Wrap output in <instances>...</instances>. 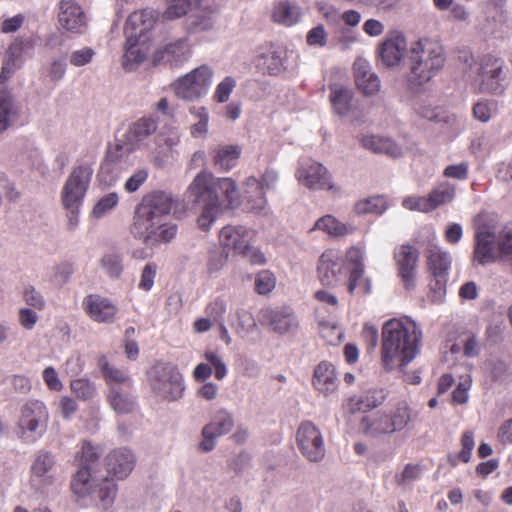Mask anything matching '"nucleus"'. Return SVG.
<instances>
[{
    "label": "nucleus",
    "instance_id": "052dcab7",
    "mask_svg": "<svg viewBox=\"0 0 512 512\" xmlns=\"http://www.w3.org/2000/svg\"><path fill=\"white\" fill-rule=\"evenodd\" d=\"M402 206L410 211L422 213L432 212L427 196H408L402 201Z\"/></svg>",
    "mask_w": 512,
    "mask_h": 512
},
{
    "label": "nucleus",
    "instance_id": "ea45409f",
    "mask_svg": "<svg viewBox=\"0 0 512 512\" xmlns=\"http://www.w3.org/2000/svg\"><path fill=\"white\" fill-rule=\"evenodd\" d=\"M241 152L239 145H219L212 150L214 165L228 171L236 166Z\"/></svg>",
    "mask_w": 512,
    "mask_h": 512
},
{
    "label": "nucleus",
    "instance_id": "8fccbe9b",
    "mask_svg": "<svg viewBox=\"0 0 512 512\" xmlns=\"http://www.w3.org/2000/svg\"><path fill=\"white\" fill-rule=\"evenodd\" d=\"M101 448L99 445H93L89 441H84L81 447V451L77 453L76 460L78 465H84L91 467L100 459Z\"/></svg>",
    "mask_w": 512,
    "mask_h": 512
},
{
    "label": "nucleus",
    "instance_id": "f8f14e48",
    "mask_svg": "<svg viewBox=\"0 0 512 512\" xmlns=\"http://www.w3.org/2000/svg\"><path fill=\"white\" fill-rule=\"evenodd\" d=\"M427 267L432 277L430 290L432 300L440 302L446 294V284L452 265V256L449 251L437 244H431L426 251Z\"/></svg>",
    "mask_w": 512,
    "mask_h": 512
},
{
    "label": "nucleus",
    "instance_id": "5fc2aeb1",
    "mask_svg": "<svg viewBox=\"0 0 512 512\" xmlns=\"http://www.w3.org/2000/svg\"><path fill=\"white\" fill-rule=\"evenodd\" d=\"M22 297L29 308L41 311L46 306L43 295L33 285H26L24 287Z\"/></svg>",
    "mask_w": 512,
    "mask_h": 512
},
{
    "label": "nucleus",
    "instance_id": "e2e57ef3",
    "mask_svg": "<svg viewBox=\"0 0 512 512\" xmlns=\"http://www.w3.org/2000/svg\"><path fill=\"white\" fill-rule=\"evenodd\" d=\"M227 310V304L222 298H216L206 308V313L210 319L215 323L220 324L224 322V314Z\"/></svg>",
    "mask_w": 512,
    "mask_h": 512
},
{
    "label": "nucleus",
    "instance_id": "58836bf2",
    "mask_svg": "<svg viewBox=\"0 0 512 512\" xmlns=\"http://www.w3.org/2000/svg\"><path fill=\"white\" fill-rule=\"evenodd\" d=\"M363 148L374 153H385L397 157L401 153L400 147L390 138L377 135H363L360 138Z\"/></svg>",
    "mask_w": 512,
    "mask_h": 512
},
{
    "label": "nucleus",
    "instance_id": "c85d7f7f",
    "mask_svg": "<svg viewBox=\"0 0 512 512\" xmlns=\"http://www.w3.org/2000/svg\"><path fill=\"white\" fill-rule=\"evenodd\" d=\"M150 48V41L135 37V33L126 35L122 67L129 72L134 71L145 61Z\"/></svg>",
    "mask_w": 512,
    "mask_h": 512
},
{
    "label": "nucleus",
    "instance_id": "b1692460",
    "mask_svg": "<svg viewBox=\"0 0 512 512\" xmlns=\"http://www.w3.org/2000/svg\"><path fill=\"white\" fill-rule=\"evenodd\" d=\"M159 12L145 8L131 13L125 23V35L135 33V37L151 41V31L159 20Z\"/></svg>",
    "mask_w": 512,
    "mask_h": 512
},
{
    "label": "nucleus",
    "instance_id": "393cba45",
    "mask_svg": "<svg viewBox=\"0 0 512 512\" xmlns=\"http://www.w3.org/2000/svg\"><path fill=\"white\" fill-rule=\"evenodd\" d=\"M82 306L86 314L98 323H113L118 312L117 306L111 300L96 294L87 295Z\"/></svg>",
    "mask_w": 512,
    "mask_h": 512
},
{
    "label": "nucleus",
    "instance_id": "423d86ee",
    "mask_svg": "<svg viewBox=\"0 0 512 512\" xmlns=\"http://www.w3.org/2000/svg\"><path fill=\"white\" fill-rule=\"evenodd\" d=\"M49 411L45 403L37 399L25 401L19 409L16 424L17 438L25 444H34L46 433Z\"/></svg>",
    "mask_w": 512,
    "mask_h": 512
},
{
    "label": "nucleus",
    "instance_id": "72a5a7b5",
    "mask_svg": "<svg viewBox=\"0 0 512 512\" xmlns=\"http://www.w3.org/2000/svg\"><path fill=\"white\" fill-rule=\"evenodd\" d=\"M329 90L334 113L341 117L347 116L353 109V90L341 84H331Z\"/></svg>",
    "mask_w": 512,
    "mask_h": 512
},
{
    "label": "nucleus",
    "instance_id": "09e8293b",
    "mask_svg": "<svg viewBox=\"0 0 512 512\" xmlns=\"http://www.w3.org/2000/svg\"><path fill=\"white\" fill-rule=\"evenodd\" d=\"M73 393L82 400H91L97 395L96 385L87 378L74 379L70 383Z\"/></svg>",
    "mask_w": 512,
    "mask_h": 512
},
{
    "label": "nucleus",
    "instance_id": "79ce46f5",
    "mask_svg": "<svg viewBox=\"0 0 512 512\" xmlns=\"http://www.w3.org/2000/svg\"><path fill=\"white\" fill-rule=\"evenodd\" d=\"M17 115L13 96L6 90L0 91V134L13 125Z\"/></svg>",
    "mask_w": 512,
    "mask_h": 512
},
{
    "label": "nucleus",
    "instance_id": "4c0bfd02",
    "mask_svg": "<svg viewBox=\"0 0 512 512\" xmlns=\"http://www.w3.org/2000/svg\"><path fill=\"white\" fill-rule=\"evenodd\" d=\"M456 191V185L449 181L437 183L427 195L431 211L452 203L456 198Z\"/></svg>",
    "mask_w": 512,
    "mask_h": 512
},
{
    "label": "nucleus",
    "instance_id": "c9c22d12",
    "mask_svg": "<svg viewBox=\"0 0 512 512\" xmlns=\"http://www.w3.org/2000/svg\"><path fill=\"white\" fill-rule=\"evenodd\" d=\"M302 17L301 8L287 0L276 2L272 11L274 22L290 27L300 22Z\"/></svg>",
    "mask_w": 512,
    "mask_h": 512
},
{
    "label": "nucleus",
    "instance_id": "4d7b16f0",
    "mask_svg": "<svg viewBox=\"0 0 512 512\" xmlns=\"http://www.w3.org/2000/svg\"><path fill=\"white\" fill-rule=\"evenodd\" d=\"M236 87V80L232 76H226L217 86L213 94V99L218 103H225Z\"/></svg>",
    "mask_w": 512,
    "mask_h": 512
},
{
    "label": "nucleus",
    "instance_id": "3c124183",
    "mask_svg": "<svg viewBox=\"0 0 512 512\" xmlns=\"http://www.w3.org/2000/svg\"><path fill=\"white\" fill-rule=\"evenodd\" d=\"M191 114H194L198 121L191 125L190 133L193 137H204L208 133L209 114L205 107H193L190 109Z\"/></svg>",
    "mask_w": 512,
    "mask_h": 512
},
{
    "label": "nucleus",
    "instance_id": "a211bd4d",
    "mask_svg": "<svg viewBox=\"0 0 512 512\" xmlns=\"http://www.w3.org/2000/svg\"><path fill=\"white\" fill-rule=\"evenodd\" d=\"M346 262L349 269L348 292L353 295H367L371 293L372 284L368 277L364 276V252L358 247H351L346 253Z\"/></svg>",
    "mask_w": 512,
    "mask_h": 512
},
{
    "label": "nucleus",
    "instance_id": "a878e982",
    "mask_svg": "<svg viewBox=\"0 0 512 512\" xmlns=\"http://www.w3.org/2000/svg\"><path fill=\"white\" fill-rule=\"evenodd\" d=\"M58 20L65 30L72 33H83L87 26L86 15L75 0L60 1Z\"/></svg>",
    "mask_w": 512,
    "mask_h": 512
},
{
    "label": "nucleus",
    "instance_id": "c03bdc74",
    "mask_svg": "<svg viewBox=\"0 0 512 512\" xmlns=\"http://www.w3.org/2000/svg\"><path fill=\"white\" fill-rule=\"evenodd\" d=\"M202 0H167V8L163 18L174 20L186 16L192 9L197 8Z\"/></svg>",
    "mask_w": 512,
    "mask_h": 512
},
{
    "label": "nucleus",
    "instance_id": "f03ea898",
    "mask_svg": "<svg viewBox=\"0 0 512 512\" xmlns=\"http://www.w3.org/2000/svg\"><path fill=\"white\" fill-rule=\"evenodd\" d=\"M422 330L411 318L391 319L382 327V363L386 370L403 369L419 353Z\"/></svg>",
    "mask_w": 512,
    "mask_h": 512
},
{
    "label": "nucleus",
    "instance_id": "13d9d810",
    "mask_svg": "<svg viewBox=\"0 0 512 512\" xmlns=\"http://www.w3.org/2000/svg\"><path fill=\"white\" fill-rule=\"evenodd\" d=\"M239 238H241L240 226H225L219 234L220 243L224 251L226 249L233 250Z\"/></svg>",
    "mask_w": 512,
    "mask_h": 512
},
{
    "label": "nucleus",
    "instance_id": "dca6fc26",
    "mask_svg": "<svg viewBox=\"0 0 512 512\" xmlns=\"http://www.w3.org/2000/svg\"><path fill=\"white\" fill-rule=\"evenodd\" d=\"M299 183L310 190L339 191L331 182L327 168L311 158H301L295 174Z\"/></svg>",
    "mask_w": 512,
    "mask_h": 512
},
{
    "label": "nucleus",
    "instance_id": "6e6552de",
    "mask_svg": "<svg viewBox=\"0 0 512 512\" xmlns=\"http://www.w3.org/2000/svg\"><path fill=\"white\" fill-rule=\"evenodd\" d=\"M148 380L152 390L164 400L175 401L183 395V377L170 362H156L148 371Z\"/></svg>",
    "mask_w": 512,
    "mask_h": 512
},
{
    "label": "nucleus",
    "instance_id": "0eeeda50",
    "mask_svg": "<svg viewBox=\"0 0 512 512\" xmlns=\"http://www.w3.org/2000/svg\"><path fill=\"white\" fill-rule=\"evenodd\" d=\"M157 127L158 123L152 117H141L132 122L123 136L116 140L114 147L109 149L108 159L118 162L136 150L147 148L150 151L152 148L148 140L155 135Z\"/></svg>",
    "mask_w": 512,
    "mask_h": 512
},
{
    "label": "nucleus",
    "instance_id": "7c9ffc66",
    "mask_svg": "<svg viewBox=\"0 0 512 512\" xmlns=\"http://www.w3.org/2000/svg\"><path fill=\"white\" fill-rule=\"evenodd\" d=\"M118 491L119 486L116 481L110 476H104L94 483L89 496L95 501L98 509L108 511L113 507Z\"/></svg>",
    "mask_w": 512,
    "mask_h": 512
},
{
    "label": "nucleus",
    "instance_id": "37998d69",
    "mask_svg": "<svg viewBox=\"0 0 512 512\" xmlns=\"http://www.w3.org/2000/svg\"><path fill=\"white\" fill-rule=\"evenodd\" d=\"M257 67L270 75L279 74L283 67L281 53L273 47L267 48L259 55Z\"/></svg>",
    "mask_w": 512,
    "mask_h": 512
},
{
    "label": "nucleus",
    "instance_id": "680f3d73",
    "mask_svg": "<svg viewBox=\"0 0 512 512\" xmlns=\"http://www.w3.org/2000/svg\"><path fill=\"white\" fill-rule=\"evenodd\" d=\"M74 273V267L69 262H62L54 267L52 281L57 286L65 285Z\"/></svg>",
    "mask_w": 512,
    "mask_h": 512
},
{
    "label": "nucleus",
    "instance_id": "20e7f679",
    "mask_svg": "<svg viewBox=\"0 0 512 512\" xmlns=\"http://www.w3.org/2000/svg\"><path fill=\"white\" fill-rule=\"evenodd\" d=\"M416 416L408 403L401 401L389 412L380 410L364 416L359 427L367 437L380 438L403 431Z\"/></svg>",
    "mask_w": 512,
    "mask_h": 512
},
{
    "label": "nucleus",
    "instance_id": "6ab92c4d",
    "mask_svg": "<svg viewBox=\"0 0 512 512\" xmlns=\"http://www.w3.org/2000/svg\"><path fill=\"white\" fill-rule=\"evenodd\" d=\"M233 415L226 409L218 410L212 417L210 423L202 429V441L199 449L203 452H210L216 446V439L230 433L234 428Z\"/></svg>",
    "mask_w": 512,
    "mask_h": 512
},
{
    "label": "nucleus",
    "instance_id": "1a4fd4ad",
    "mask_svg": "<svg viewBox=\"0 0 512 512\" xmlns=\"http://www.w3.org/2000/svg\"><path fill=\"white\" fill-rule=\"evenodd\" d=\"M476 82H479V90L483 93L494 95L502 94L507 86V71L505 61L492 54H486L476 61Z\"/></svg>",
    "mask_w": 512,
    "mask_h": 512
},
{
    "label": "nucleus",
    "instance_id": "338daca9",
    "mask_svg": "<svg viewBox=\"0 0 512 512\" xmlns=\"http://www.w3.org/2000/svg\"><path fill=\"white\" fill-rule=\"evenodd\" d=\"M443 176L446 178L456 180H466L469 176V164L468 162H461L458 164L448 165L443 170Z\"/></svg>",
    "mask_w": 512,
    "mask_h": 512
},
{
    "label": "nucleus",
    "instance_id": "412c9836",
    "mask_svg": "<svg viewBox=\"0 0 512 512\" xmlns=\"http://www.w3.org/2000/svg\"><path fill=\"white\" fill-rule=\"evenodd\" d=\"M134 452L126 447H119L111 450L104 458V467L107 476L114 480H125L129 477L136 466Z\"/></svg>",
    "mask_w": 512,
    "mask_h": 512
},
{
    "label": "nucleus",
    "instance_id": "f3484780",
    "mask_svg": "<svg viewBox=\"0 0 512 512\" xmlns=\"http://www.w3.org/2000/svg\"><path fill=\"white\" fill-rule=\"evenodd\" d=\"M298 447L303 456L311 462H319L325 456L324 439L320 429L312 422H303L296 436Z\"/></svg>",
    "mask_w": 512,
    "mask_h": 512
},
{
    "label": "nucleus",
    "instance_id": "69168bd1",
    "mask_svg": "<svg viewBox=\"0 0 512 512\" xmlns=\"http://www.w3.org/2000/svg\"><path fill=\"white\" fill-rule=\"evenodd\" d=\"M157 272V265L153 262L147 263L141 273L139 289L143 291H150L154 285V279Z\"/></svg>",
    "mask_w": 512,
    "mask_h": 512
},
{
    "label": "nucleus",
    "instance_id": "9b49d317",
    "mask_svg": "<svg viewBox=\"0 0 512 512\" xmlns=\"http://www.w3.org/2000/svg\"><path fill=\"white\" fill-rule=\"evenodd\" d=\"M213 76L214 71L210 66L201 65L177 78L171 87L179 99L194 102L208 94Z\"/></svg>",
    "mask_w": 512,
    "mask_h": 512
},
{
    "label": "nucleus",
    "instance_id": "cd10ccee",
    "mask_svg": "<svg viewBox=\"0 0 512 512\" xmlns=\"http://www.w3.org/2000/svg\"><path fill=\"white\" fill-rule=\"evenodd\" d=\"M340 381L334 365L328 361H321L313 371L312 385L324 397L337 393Z\"/></svg>",
    "mask_w": 512,
    "mask_h": 512
},
{
    "label": "nucleus",
    "instance_id": "a18cd8bd",
    "mask_svg": "<svg viewBox=\"0 0 512 512\" xmlns=\"http://www.w3.org/2000/svg\"><path fill=\"white\" fill-rule=\"evenodd\" d=\"M99 266L111 279H118L123 270V257L116 252H107L99 260Z\"/></svg>",
    "mask_w": 512,
    "mask_h": 512
},
{
    "label": "nucleus",
    "instance_id": "bf43d9fd",
    "mask_svg": "<svg viewBox=\"0 0 512 512\" xmlns=\"http://www.w3.org/2000/svg\"><path fill=\"white\" fill-rule=\"evenodd\" d=\"M95 55L96 52L93 48L85 46L72 51L69 56V62L72 66L82 67L89 64Z\"/></svg>",
    "mask_w": 512,
    "mask_h": 512
},
{
    "label": "nucleus",
    "instance_id": "4be33fe9",
    "mask_svg": "<svg viewBox=\"0 0 512 512\" xmlns=\"http://www.w3.org/2000/svg\"><path fill=\"white\" fill-rule=\"evenodd\" d=\"M345 260L339 252L326 250L319 258L317 272L320 282L324 286H337L343 279Z\"/></svg>",
    "mask_w": 512,
    "mask_h": 512
},
{
    "label": "nucleus",
    "instance_id": "7ed1b4c3",
    "mask_svg": "<svg viewBox=\"0 0 512 512\" xmlns=\"http://www.w3.org/2000/svg\"><path fill=\"white\" fill-rule=\"evenodd\" d=\"M445 62L444 48L438 42L420 39L413 43L407 58L409 89L418 91L442 71Z\"/></svg>",
    "mask_w": 512,
    "mask_h": 512
},
{
    "label": "nucleus",
    "instance_id": "864d4df0",
    "mask_svg": "<svg viewBox=\"0 0 512 512\" xmlns=\"http://www.w3.org/2000/svg\"><path fill=\"white\" fill-rule=\"evenodd\" d=\"M388 392L383 388H373L367 390L361 397L360 403L368 409H373L381 404L387 399Z\"/></svg>",
    "mask_w": 512,
    "mask_h": 512
},
{
    "label": "nucleus",
    "instance_id": "c756f323",
    "mask_svg": "<svg viewBox=\"0 0 512 512\" xmlns=\"http://www.w3.org/2000/svg\"><path fill=\"white\" fill-rule=\"evenodd\" d=\"M354 78L357 88L366 96L375 95L380 91L381 81L372 71L366 59L358 58L353 64Z\"/></svg>",
    "mask_w": 512,
    "mask_h": 512
},
{
    "label": "nucleus",
    "instance_id": "0e129e2a",
    "mask_svg": "<svg viewBox=\"0 0 512 512\" xmlns=\"http://www.w3.org/2000/svg\"><path fill=\"white\" fill-rule=\"evenodd\" d=\"M421 474V468L417 464H407L400 475L396 476L399 486H407L416 481Z\"/></svg>",
    "mask_w": 512,
    "mask_h": 512
},
{
    "label": "nucleus",
    "instance_id": "6e6d98bb",
    "mask_svg": "<svg viewBox=\"0 0 512 512\" xmlns=\"http://www.w3.org/2000/svg\"><path fill=\"white\" fill-rule=\"evenodd\" d=\"M385 209V201L380 197H373L359 201L355 206V210L358 214H382Z\"/></svg>",
    "mask_w": 512,
    "mask_h": 512
},
{
    "label": "nucleus",
    "instance_id": "a19ab883",
    "mask_svg": "<svg viewBox=\"0 0 512 512\" xmlns=\"http://www.w3.org/2000/svg\"><path fill=\"white\" fill-rule=\"evenodd\" d=\"M78 466L77 471L72 475L70 486L76 496L84 498L91 495L95 482L92 481L91 467L84 465Z\"/></svg>",
    "mask_w": 512,
    "mask_h": 512
},
{
    "label": "nucleus",
    "instance_id": "f704fd0d",
    "mask_svg": "<svg viewBox=\"0 0 512 512\" xmlns=\"http://www.w3.org/2000/svg\"><path fill=\"white\" fill-rule=\"evenodd\" d=\"M107 401L113 411L119 415L129 414L136 409V399L131 388H113L107 394Z\"/></svg>",
    "mask_w": 512,
    "mask_h": 512
},
{
    "label": "nucleus",
    "instance_id": "39448f33",
    "mask_svg": "<svg viewBox=\"0 0 512 512\" xmlns=\"http://www.w3.org/2000/svg\"><path fill=\"white\" fill-rule=\"evenodd\" d=\"M473 223L475 228L473 263L481 266L494 263L500 254L499 234L494 215L480 212L474 217Z\"/></svg>",
    "mask_w": 512,
    "mask_h": 512
},
{
    "label": "nucleus",
    "instance_id": "49530a36",
    "mask_svg": "<svg viewBox=\"0 0 512 512\" xmlns=\"http://www.w3.org/2000/svg\"><path fill=\"white\" fill-rule=\"evenodd\" d=\"M313 229L322 230L332 236H344L351 232V228L338 221L332 215L319 218Z\"/></svg>",
    "mask_w": 512,
    "mask_h": 512
},
{
    "label": "nucleus",
    "instance_id": "774afa93",
    "mask_svg": "<svg viewBox=\"0 0 512 512\" xmlns=\"http://www.w3.org/2000/svg\"><path fill=\"white\" fill-rule=\"evenodd\" d=\"M39 321V316L35 309L25 307L20 308L18 311V322L26 330L34 329L35 325Z\"/></svg>",
    "mask_w": 512,
    "mask_h": 512
},
{
    "label": "nucleus",
    "instance_id": "2eb2a0df",
    "mask_svg": "<svg viewBox=\"0 0 512 512\" xmlns=\"http://www.w3.org/2000/svg\"><path fill=\"white\" fill-rule=\"evenodd\" d=\"M130 232L135 239L143 242L145 245L157 247L172 242L177 235L178 226L167 219H161L139 225H131Z\"/></svg>",
    "mask_w": 512,
    "mask_h": 512
},
{
    "label": "nucleus",
    "instance_id": "4468645a",
    "mask_svg": "<svg viewBox=\"0 0 512 512\" xmlns=\"http://www.w3.org/2000/svg\"><path fill=\"white\" fill-rule=\"evenodd\" d=\"M57 458L51 451L40 449L35 452L29 470L32 489L43 492L56 482Z\"/></svg>",
    "mask_w": 512,
    "mask_h": 512
},
{
    "label": "nucleus",
    "instance_id": "aec40b11",
    "mask_svg": "<svg viewBox=\"0 0 512 512\" xmlns=\"http://www.w3.org/2000/svg\"><path fill=\"white\" fill-rule=\"evenodd\" d=\"M419 255L418 249L410 244H402L394 249V260L398 269V275L407 290L415 288V275Z\"/></svg>",
    "mask_w": 512,
    "mask_h": 512
},
{
    "label": "nucleus",
    "instance_id": "473e14b6",
    "mask_svg": "<svg viewBox=\"0 0 512 512\" xmlns=\"http://www.w3.org/2000/svg\"><path fill=\"white\" fill-rule=\"evenodd\" d=\"M406 49V40L403 36L398 35L394 38L384 40L378 48V57L386 67L397 66Z\"/></svg>",
    "mask_w": 512,
    "mask_h": 512
},
{
    "label": "nucleus",
    "instance_id": "9d476101",
    "mask_svg": "<svg viewBox=\"0 0 512 512\" xmlns=\"http://www.w3.org/2000/svg\"><path fill=\"white\" fill-rule=\"evenodd\" d=\"M177 201L178 199L172 193L164 190L147 193L135 207L131 225L167 219Z\"/></svg>",
    "mask_w": 512,
    "mask_h": 512
},
{
    "label": "nucleus",
    "instance_id": "5701e85b",
    "mask_svg": "<svg viewBox=\"0 0 512 512\" xmlns=\"http://www.w3.org/2000/svg\"><path fill=\"white\" fill-rule=\"evenodd\" d=\"M262 320L277 334H294L299 328V320L290 307L266 308L261 311Z\"/></svg>",
    "mask_w": 512,
    "mask_h": 512
},
{
    "label": "nucleus",
    "instance_id": "ddd939ff",
    "mask_svg": "<svg viewBox=\"0 0 512 512\" xmlns=\"http://www.w3.org/2000/svg\"><path fill=\"white\" fill-rule=\"evenodd\" d=\"M94 173L93 163L82 162L75 165L61 190L64 208L81 207Z\"/></svg>",
    "mask_w": 512,
    "mask_h": 512
},
{
    "label": "nucleus",
    "instance_id": "e433bc0d",
    "mask_svg": "<svg viewBox=\"0 0 512 512\" xmlns=\"http://www.w3.org/2000/svg\"><path fill=\"white\" fill-rule=\"evenodd\" d=\"M99 366L109 390L113 388H131L132 381L126 370L111 365L105 357L99 359Z\"/></svg>",
    "mask_w": 512,
    "mask_h": 512
},
{
    "label": "nucleus",
    "instance_id": "2f4dec72",
    "mask_svg": "<svg viewBox=\"0 0 512 512\" xmlns=\"http://www.w3.org/2000/svg\"><path fill=\"white\" fill-rule=\"evenodd\" d=\"M155 144L158 149H151L149 160L154 166L162 168L168 160V152L180 142V136L176 131H170L168 134H158L154 136Z\"/></svg>",
    "mask_w": 512,
    "mask_h": 512
},
{
    "label": "nucleus",
    "instance_id": "f257e3e1",
    "mask_svg": "<svg viewBox=\"0 0 512 512\" xmlns=\"http://www.w3.org/2000/svg\"><path fill=\"white\" fill-rule=\"evenodd\" d=\"M187 195L195 204H204L197 219L199 227L204 231L210 229L223 205L233 208L240 203L238 187L232 178H217L204 171L197 174L190 183Z\"/></svg>",
    "mask_w": 512,
    "mask_h": 512
},
{
    "label": "nucleus",
    "instance_id": "603ef678",
    "mask_svg": "<svg viewBox=\"0 0 512 512\" xmlns=\"http://www.w3.org/2000/svg\"><path fill=\"white\" fill-rule=\"evenodd\" d=\"M255 290L260 295H268L276 286V277L269 270H262L255 275Z\"/></svg>",
    "mask_w": 512,
    "mask_h": 512
},
{
    "label": "nucleus",
    "instance_id": "de8ad7c7",
    "mask_svg": "<svg viewBox=\"0 0 512 512\" xmlns=\"http://www.w3.org/2000/svg\"><path fill=\"white\" fill-rule=\"evenodd\" d=\"M119 203V195L116 192H110L100 197L95 203L91 216L96 219H101L111 213Z\"/></svg>",
    "mask_w": 512,
    "mask_h": 512
},
{
    "label": "nucleus",
    "instance_id": "bb28decb",
    "mask_svg": "<svg viewBox=\"0 0 512 512\" xmlns=\"http://www.w3.org/2000/svg\"><path fill=\"white\" fill-rule=\"evenodd\" d=\"M190 57L187 40L180 38L158 48L153 54V64L180 66Z\"/></svg>",
    "mask_w": 512,
    "mask_h": 512
}]
</instances>
